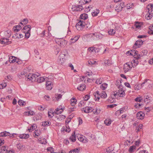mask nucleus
<instances>
[{
    "label": "nucleus",
    "instance_id": "f257e3e1",
    "mask_svg": "<svg viewBox=\"0 0 153 153\" xmlns=\"http://www.w3.org/2000/svg\"><path fill=\"white\" fill-rule=\"evenodd\" d=\"M88 36L92 37H93L94 39L97 40L99 39H102V38H103V37L105 36V35H104L100 33H90L88 35Z\"/></svg>",
    "mask_w": 153,
    "mask_h": 153
},
{
    "label": "nucleus",
    "instance_id": "f03ea898",
    "mask_svg": "<svg viewBox=\"0 0 153 153\" xmlns=\"http://www.w3.org/2000/svg\"><path fill=\"white\" fill-rule=\"evenodd\" d=\"M85 23L83 20H80L76 24V29L79 30H82L85 27Z\"/></svg>",
    "mask_w": 153,
    "mask_h": 153
},
{
    "label": "nucleus",
    "instance_id": "7ed1b4c3",
    "mask_svg": "<svg viewBox=\"0 0 153 153\" xmlns=\"http://www.w3.org/2000/svg\"><path fill=\"white\" fill-rule=\"evenodd\" d=\"M56 42L59 46L62 47L65 46L67 43V41L63 39H57L56 40Z\"/></svg>",
    "mask_w": 153,
    "mask_h": 153
},
{
    "label": "nucleus",
    "instance_id": "20e7f679",
    "mask_svg": "<svg viewBox=\"0 0 153 153\" xmlns=\"http://www.w3.org/2000/svg\"><path fill=\"white\" fill-rule=\"evenodd\" d=\"M131 64L132 66L134 67L133 64L131 62H127L124 65V70L125 73H126L128 71L130 70L131 68Z\"/></svg>",
    "mask_w": 153,
    "mask_h": 153
},
{
    "label": "nucleus",
    "instance_id": "39448f33",
    "mask_svg": "<svg viewBox=\"0 0 153 153\" xmlns=\"http://www.w3.org/2000/svg\"><path fill=\"white\" fill-rule=\"evenodd\" d=\"M125 92L122 89H120L117 91H115L114 94H113V95L115 97L117 95L119 96L120 97H123L125 95Z\"/></svg>",
    "mask_w": 153,
    "mask_h": 153
},
{
    "label": "nucleus",
    "instance_id": "423d86ee",
    "mask_svg": "<svg viewBox=\"0 0 153 153\" xmlns=\"http://www.w3.org/2000/svg\"><path fill=\"white\" fill-rule=\"evenodd\" d=\"M84 7L81 5H73L71 8L72 10L73 11H80L82 10Z\"/></svg>",
    "mask_w": 153,
    "mask_h": 153
},
{
    "label": "nucleus",
    "instance_id": "0eeeda50",
    "mask_svg": "<svg viewBox=\"0 0 153 153\" xmlns=\"http://www.w3.org/2000/svg\"><path fill=\"white\" fill-rule=\"evenodd\" d=\"M49 79H47L46 86V89L50 90L52 89L53 84L51 81L49 80Z\"/></svg>",
    "mask_w": 153,
    "mask_h": 153
},
{
    "label": "nucleus",
    "instance_id": "6e6552de",
    "mask_svg": "<svg viewBox=\"0 0 153 153\" xmlns=\"http://www.w3.org/2000/svg\"><path fill=\"white\" fill-rule=\"evenodd\" d=\"M1 43L2 44L8 45L11 43V42L9 41V39L5 37L2 38L1 39Z\"/></svg>",
    "mask_w": 153,
    "mask_h": 153
},
{
    "label": "nucleus",
    "instance_id": "1a4fd4ad",
    "mask_svg": "<svg viewBox=\"0 0 153 153\" xmlns=\"http://www.w3.org/2000/svg\"><path fill=\"white\" fill-rule=\"evenodd\" d=\"M31 29V27L30 25H26L23 27L22 31L23 33L30 32Z\"/></svg>",
    "mask_w": 153,
    "mask_h": 153
},
{
    "label": "nucleus",
    "instance_id": "9d476101",
    "mask_svg": "<svg viewBox=\"0 0 153 153\" xmlns=\"http://www.w3.org/2000/svg\"><path fill=\"white\" fill-rule=\"evenodd\" d=\"M125 5V4L124 2H121L120 4H119L118 6H117V7H116L115 10H117L118 12L121 11L122 10L123 7H124Z\"/></svg>",
    "mask_w": 153,
    "mask_h": 153
},
{
    "label": "nucleus",
    "instance_id": "9b49d317",
    "mask_svg": "<svg viewBox=\"0 0 153 153\" xmlns=\"http://www.w3.org/2000/svg\"><path fill=\"white\" fill-rule=\"evenodd\" d=\"M136 116L137 119L142 120L143 119L145 114L142 111H139L137 114Z\"/></svg>",
    "mask_w": 153,
    "mask_h": 153
},
{
    "label": "nucleus",
    "instance_id": "f8f14e48",
    "mask_svg": "<svg viewBox=\"0 0 153 153\" xmlns=\"http://www.w3.org/2000/svg\"><path fill=\"white\" fill-rule=\"evenodd\" d=\"M144 41H143L141 39H139L137 40L135 42L134 46H133V47H135V46H137V48L140 47V45L143 44Z\"/></svg>",
    "mask_w": 153,
    "mask_h": 153
},
{
    "label": "nucleus",
    "instance_id": "ddd939ff",
    "mask_svg": "<svg viewBox=\"0 0 153 153\" xmlns=\"http://www.w3.org/2000/svg\"><path fill=\"white\" fill-rule=\"evenodd\" d=\"M64 109V108L60 107L59 106L55 109L54 111L55 114H60L62 112Z\"/></svg>",
    "mask_w": 153,
    "mask_h": 153
},
{
    "label": "nucleus",
    "instance_id": "4468645a",
    "mask_svg": "<svg viewBox=\"0 0 153 153\" xmlns=\"http://www.w3.org/2000/svg\"><path fill=\"white\" fill-rule=\"evenodd\" d=\"M68 55V53L67 52V51L65 50L64 51L61 52V53L60 54V55L58 56V59H61V58L65 59L64 57L65 56H67Z\"/></svg>",
    "mask_w": 153,
    "mask_h": 153
},
{
    "label": "nucleus",
    "instance_id": "2eb2a0df",
    "mask_svg": "<svg viewBox=\"0 0 153 153\" xmlns=\"http://www.w3.org/2000/svg\"><path fill=\"white\" fill-rule=\"evenodd\" d=\"M78 139L79 141L83 143H86L88 141V139L85 136L82 135L78 137Z\"/></svg>",
    "mask_w": 153,
    "mask_h": 153
},
{
    "label": "nucleus",
    "instance_id": "dca6fc26",
    "mask_svg": "<svg viewBox=\"0 0 153 153\" xmlns=\"http://www.w3.org/2000/svg\"><path fill=\"white\" fill-rule=\"evenodd\" d=\"M19 137L21 139H27L29 137V135L28 134H19Z\"/></svg>",
    "mask_w": 153,
    "mask_h": 153
},
{
    "label": "nucleus",
    "instance_id": "f3484780",
    "mask_svg": "<svg viewBox=\"0 0 153 153\" xmlns=\"http://www.w3.org/2000/svg\"><path fill=\"white\" fill-rule=\"evenodd\" d=\"M70 140L73 142H74L76 140V137L75 135V132L74 131L72 133L71 136L69 138Z\"/></svg>",
    "mask_w": 153,
    "mask_h": 153
},
{
    "label": "nucleus",
    "instance_id": "a211bd4d",
    "mask_svg": "<svg viewBox=\"0 0 153 153\" xmlns=\"http://www.w3.org/2000/svg\"><path fill=\"white\" fill-rule=\"evenodd\" d=\"M80 37V36L79 35H77L71 38V42L72 43H74L75 42L78 40Z\"/></svg>",
    "mask_w": 153,
    "mask_h": 153
},
{
    "label": "nucleus",
    "instance_id": "6ab92c4d",
    "mask_svg": "<svg viewBox=\"0 0 153 153\" xmlns=\"http://www.w3.org/2000/svg\"><path fill=\"white\" fill-rule=\"evenodd\" d=\"M24 115L25 116H30V115H33L35 113L33 111H29L25 112L24 113Z\"/></svg>",
    "mask_w": 153,
    "mask_h": 153
},
{
    "label": "nucleus",
    "instance_id": "aec40b11",
    "mask_svg": "<svg viewBox=\"0 0 153 153\" xmlns=\"http://www.w3.org/2000/svg\"><path fill=\"white\" fill-rule=\"evenodd\" d=\"M16 59L15 57L10 56L9 57V61L10 63H13L16 62Z\"/></svg>",
    "mask_w": 153,
    "mask_h": 153
},
{
    "label": "nucleus",
    "instance_id": "412c9836",
    "mask_svg": "<svg viewBox=\"0 0 153 153\" xmlns=\"http://www.w3.org/2000/svg\"><path fill=\"white\" fill-rule=\"evenodd\" d=\"M10 133L9 132L4 131L0 133V136L2 137H5L9 135Z\"/></svg>",
    "mask_w": 153,
    "mask_h": 153
},
{
    "label": "nucleus",
    "instance_id": "4be33fe9",
    "mask_svg": "<svg viewBox=\"0 0 153 153\" xmlns=\"http://www.w3.org/2000/svg\"><path fill=\"white\" fill-rule=\"evenodd\" d=\"M144 98V102L146 104L149 103L150 102V97L148 95L145 96Z\"/></svg>",
    "mask_w": 153,
    "mask_h": 153
},
{
    "label": "nucleus",
    "instance_id": "5701e85b",
    "mask_svg": "<svg viewBox=\"0 0 153 153\" xmlns=\"http://www.w3.org/2000/svg\"><path fill=\"white\" fill-rule=\"evenodd\" d=\"M34 134L35 135L34 137L36 138L41 134V132L40 130H36L34 132Z\"/></svg>",
    "mask_w": 153,
    "mask_h": 153
},
{
    "label": "nucleus",
    "instance_id": "b1692460",
    "mask_svg": "<svg viewBox=\"0 0 153 153\" xmlns=\"http://www.w3.org/2000/svg\"><path fill=\"white\" fill-rule=\"evenodd\" d=\"M114 98H115V97L113 95V94H111V97H110L108 99V102H110L111 103H113L115 102Z\"/></svg>",
    "mask_w": 153,
    "mask_h": 153
},
{
    "label": "nucleus",
    "instance_id": "393cba45",
    "mask_svg": "<svg viewBox=\"0 0 153 153\" xmlns=\"http://www.w3.org/2000/svg\"><path fill=\"white\" fill-rule=\"evenodd\" d=\"M85 85L84 84H82L77 87V89L80 91H83L85 89Z\"/></svg>",
    "mask_w": 153,
    "mask_h": 153
},
{
    "label": "nucleus",
    "instance_id": "a878e982",
    "mask_svg": "<svg viewBox=\"0 0 153 153\" xmlns=\"http://www.w3.org/2000/svg\"><path fill=\"white\" fill-rule=\"evenodd\" d=\"M32 74H30L29 75H27V74H25V79L27 80H32Z\"/></svg>",
    "mask_w": 153,
    "mask_h": 153
},
{
    "label": "nucleus",
    "instance_id": "bb28decb",
    "mask_svg": "<svg viewBox=\"0 0 153 153\" xmlns=\"http://www.w3.org/2000/svg\"><path fill=\"white\" fill-rule=\"evenodd\" d=\"M7 150L6 149V147L5 146H2L0 150V153H7Z\"/></svg>",
    "mask_w": 153,
    "mask_h": 153
},
{
    "label": "nucleus",
    "instance_id": "cd10ccee",
    "mask_svg": "<svg viewBox=\"0 0 153 153\" xmlns=\"http://www.w3.org/2000/svg\"><path fill=\"white\" fill-rule=\"evenodd\" d=\"M45 79L43 77H40L37 79L36 81L38 83H40L44 82Z\"/></svg>",
    "mask_w": 153,
    "mask_h": 153
},
{
    "label": "nucleus",
    "instance_id": "c85d7f7f",
    "mask_svg": "<svg viewBox=\"0 0 153 153\" xmlns=\"http://www.w3.org/2000/svg\"><path fill=\"white\" fill-rule=\"evenodd\" d=\"M90 108L89 107H85L83 108L82 109V111H83L85 113H89V112H90V111H89V109Z\"/></svg>",
    "mask_w": 153,
    "mask_h": 153
},
{
    "label": "nucleus",
    "instance_id": "c756f323",
    "mask_svg": "<svg viewBox=\"0 0 153 153\" xmlns=\"http://www.w3.org/2000/svg\"><path fill=\"white\" fill-rule=\"evenodd\" d=\"M111 120L110 119H106L104 121L105 124L107 126H109L111 123Z\"/></svg>",
    "mask_w": 153,
    "mask_h": 153
},
{
    "label": "nucleus",
    "instance_id": "7c9ffc66",
    "mask_svg": "<svg viewBox=\"0 0 153 153\" xmlns=\"http://www.w3.org/2000/svg\"><path fill=\"white\" fill-rule=\"evenodd\" d=\"M80 17L81 19L85 20L88 17V15L86 13L82 14L80 16Z\"/></svg>",
    "mask_w": 153,
    "mask_h": 153
},
{
    "label": "nucleus",
    "instance_id": "2f4dec72",
    "mask_svg": "<svg viewBox=\"0 0 153 153\" xmlns=\"http://www.w3.org/2000/svg\"><path fill=\"white\" fill-rule=\"evenodd\" d=\"M10 30H7L4 32V34L6 37H9L10 36Z\"/></svg>",
    "mask_w": 153,
    "mask_h": 153
},
{
    "label": "nucleus",
    "instance_id": "473e14b6",
    "mask_svg": "<svg viewBox=\"0 0 153 153\" xmlns=\"http://www.w3.org/2000/svg\"><path fill=\"white\" fill-rule=\"evenodd\" d=\"M40 75L39 73H38L37 74H32V80L34 81L37 80V79L38 77Z\"/></svg>",
    "mask_w": 153,
    "mask_h": 153
},
{
    "label": "nucleus",
    "instance_id": "72a5a7b5",
    "mask_svg": "<svg viewBox=\"0 0 153 153\" xmlns=\"http://www.w3.org/2000/svg\"><path fill=\"white\" fill-rule=\"evenodd\" d=\"M36 128L37 126L36 124H33L30 127V128H29L28 129V130L29 131V132H30L33 131V130L35 129Z\"/></svg>",
    "mask_w": 153,
    "mask_h": 153
},
{
    "label": "nucleus",
    "instance_id": "f704fd0d",
    "mask_svg": "<svg viewBox=\"0 0 153 153\" xmlns=\"http://www.w3.org/2000/svg\"><path fill=\"white\" fill-rule=\"evenodd\" d=\"M99 13V10H98L96 9L95 10L92 12L91 14L93 16H97Z\"/></svg>",
    "mask_w": 153,
    "mask_h": 153
},
{
    "label": "nucleus",
    "instance_id": "c9c22d12",
    "mask_svg": "<svg viewBox=\"0 0 153 153\" xmlns=\"http://www.w3.org/2000/svg\"><path fill=\"white\" fill-rule=\"evenodd\" d=\"M116 33L115 30L114 29H110L108 31V33L109 34L111 35H114Z\"/></svg>",
    "mask_w": 153,
    "mask_h": 153
},
{
    "label": "nucleus",
    "instance_id": "e433bc0d",
    "mask_svg": "<svg viewBox=\"0 0 153 153\" xmlns=\"http://www.w3.org/2000/svg\"><path fill=\"white\" fill-rule=\"evenodd\" d=\"M18 102L19 105H22V106H25L26 104L25 102L21 100H19Z\"/></svg>",
    "mask_w": 153,
    "mask_h": 153
},
{
    "label": "nucleus",
    "instance_id": "4c0bfd02",
    "mask_svg": "<svg viewBox=\"0 0 153 153\" xmlns=\"http://www.w3.org/2000/svg\"><path fill=\"white\" fill-rule=\"evenodd\" d=\"M62 95L57 94H55V97L57 100H59L62 98Z\"/></svg>",
    "mask_w": 153,
    "mask_h": 153
},
{
    "label": "nucleus",
    "instance_id": "58836bf2",
    "mask_svg": "<svg viewBox=\"0 0 153 153\" xmlns=\"http://www.w3.org/2000/svg\"><path fill=\"white\" fill-rule=\"evenodd\" d=\"M76 100L75 99L73 98V99H71V105L73 106H74L76 104Z\"/></svg>",
    "mask_w": 153,
    "mask_h": 153
},
{
    "label": "nucleus",
    "instance_id": "ea45409f",
    "mask_svg": "<svg viewBox=\"0 0 153 153\" xmlns=\"http://www.w3.org/2000/svg\"><path fill=\"white\" fill-rule=\"evenodd\" d=\"M114 150V149L112 146H110L106 149V152L108 153H110Z\"/></svg>",
    "mask_w": 153,
    "mask_h": 153
},
{
    "label": "nucleus",
    "instance_id": "a19ab883",
    "mask_svg": "<svg viewBox=\"0 0 153 153\" xmlns=\"http://www.w3.org/2000/svg\"><path fill=\"white\" fill-rule=\"evenodd\" d=\"M51 124V123L49 121L43 122L42 123L43 126H49Z\"/></svg>",
    "mask_w": 153,
    "mask_h": 153
},
{
    "label": "nucleus",
    "instance_id": "79ce46f5",
    "mask_svg": "<svg viewBox=\"0 0 153 153\" xmlns=\"http://www.w3.org/2000/svg\"><path fill=\"white\" fill-rule=\"evenodd\" d=\"M152 13H147L146 15V18L149 20L152 18Z\"/></svg>",
    "mask_w": 153,
    "mask_h": 153
},
{
    "label": "nucleus",
    "instance_id": "37998d69",
    "mask_svg": "<svg viewBox=\"0 0 153 153\" xmlns=\"http://www.w3.org/2000/svg\"><path fill=\"white\" fill-rule=\"evenodd\" d=\"M138 51H136L134 50L132 51H131V53H130V55L131 56H136L137 54Z\"/></svg>",
    "mask_w": 153,
    "mask_h": 153
},
{
    "label": "nucleus",
    "instance_id": "c03bdc74",
    "mask_svg": "<svg viewBox=\"0 0 153 153\" xmlns=\"http://www.w3.org/2000/svg\"><path fill=\"white\" fill-rule=\"evenodd\" d=\"M108 86V84L106 83H103L100 85L101 88L103 90L105 89Z\"/></svg>",
    "mask_w": 153,
    "mask_h": 153
},
{
    "label": "nucleus",
    "instance_id": "a18cd8bd",
    "mask_svg": "<svg viewBox=\"0 0 153 153\" xmlns=\"http://www.w3.org/2000/svg\"><path fill=\"white\" fill-rule=\"evenodd\" d=\"M78 149L77 148L72 149L69 152V153H78Z\"/></svg>",
    "mask_w": 153,
    "mask_h": 153
},
{
    "label": "nucleus",
    "instance_id": "49530a36",
    "mask_svg": "<svg viewBox=\"0 0 153 153\" xmlns=\"http://www.w3.org/2000/svg\"><path fill=\"white\" fill-rule=\"evenodd\" d=\"M100 94H99V91H96L95 93V94H94V96L95 97V98H97L99 100L100 98Z\"/></svg>",
    "mask_w": 153,
    "mask_h": 153
},
{
    "label": "nucleus",
    "instance_id": "de8ad7c7",
    "mask_svg": "<svg viewBox=\"0 0 153 153\" xmlns=\"http://www.w3.org/2000/svg\"><path fill=\"white\" fill-rule=\"evenodd\" d=\"M107 95L105 92H103L101 94V97L102 98H105L106 97Z\"/></svg>",
    "mask_w": 153,
    "mask_h": 153
},
{
    "label": "nucleus",
    "instance_id": "09e8293b",
    "mask_svg": "<svg viewBox=\"0 0 153 153\" xmlns=\"http://www.w3.org/2000/svg\"><path fill=\"white\" fill-rule=\"evenodd\" d=\"M7 86V83L4 82L1 84H0V89H2L5 87Z\"/></svg>",
    "mask_w": 153,
    "mask_h": 153
},
{
    "label": "nucleus",
    "instance_id": "8fccbe9b",
    "mask_svg": "<svg viewBox=\"0 0 153 153\" xmlns=\"http://www.w3.org/2000/svg\"><path fill=\"white\" fill-rule=\"evenodd\" d=\"M28 22V20L27 19H24L22 21V22H21V24L22 25H23L24 24L25 25L27 24Z\"/></svg>",
    "mask_w": 153,
    "mask_h": 153
},
{
    "label": "nucleus",
    "instance_id": "3c124183",
    "mask_svg": "<svg viewBox=\"0 0 153 153\" xmlns=\"http://www.w3.org/2000/svg\"><path fill=\"white\" fill-rule=\"evenodd\" d=\"M145 109L146 110H147V112H149L151 110L153 109V107H145Z\"/></svg>",
    "mask_w": 153,
    "mask_h": 153
},
{
    "label": "nucleus",
    "instance_id": "603ef678",
    "mask_svg": "<svg viewBox=\"0 0 153 153\" xmlns=\"http://www.w3.org/2000/svg\"><path fill=\"white\" fill-rule=\"evenodd\" d=\"M88 65H91V66L93 65L94 64H95L96 62L95 61H88Z\"/></svg>",
    "mask_w": 153,
    "mask_h": 153
},
{
    "label": "nucleus",
    "instance_id": "864d4df0",
    "mask_svg": "<svg viewBox=\"0 0 153 153\" xmlns=\"http://www.w3.org/2000/svg\"><path fill=\"white\" fill-rule=\"evenodd\" d=\"M13 29L15 32H17L20 30L21 28H18V27L15 26L13 27Z\"/></svg>",
    "mask_w": 153,
    "mask_h": 153
},
{
    "label": "nucleus",
    "instance_id": "5fc2aeb1",
    "mask_svg": "<svg viewBox=\"0 0 153 153\" xmlns=\"http://www.w3.org/2000/svg\"><path fill=\"white\" fill-rule=\"evenodd\" d=\"M65 60V59L61 58V59H58V62L60 64H62L64 62Z\"/></svg>",
    "mask_w": 153,
    "mask_h": 153
},
{
    "label": "nucleus",
    "instance_id": "6e6d98bb",
    "mask_svg": "<svg viewBox=\"0 0 153 153\" xmlns=\"http://www.w3.org/2000/svg\"><path fill=\"white\" fill-rule=\"evenodd\" d=\"M24 33L25 34V37L26 38H28L30 36V32L25 33Z\"/></svg>",
    "mask_w": 153,
    "mask_h": 153
},
{
    "label": "nucleus",
    "instance_id": "4d7b16f0",
    "mask_svg": "<svg viewBox=\"0 0 153 153\" xmlns=\"http://www.w3.org/2000/svg\"><path fill=\"white\" fill-rule=\"evenodd\" d=\"M23 146V145L20 143H19L17 145V148L19 150L21 149L22 148Z\"/></svg>",
    "mask_w": 153,
    "mask_h": 153
},
{
    "label": "nucleus",
    "instance_id": "13d9d810",
    "mask_svg": "<svg viewBox=\"0 0 153 153\" xmlns=\"http://www.w3.org/2000/svg\"><path fill=\"white\" fill-rule=\"evenodd\" d=\"M135 148V146H131L129 149V151L130 152H131Z\"/></svg>",
    "mask_w": 153,
    "mask_h": 153
},
{
    "label": "nucleus",
    "instance_id": "bf43d9fd",
    "mask_svg": "<svg viewBox=\"0 0 153 153\" xmlns=\"http://www.w3.org/2000/svg\"><path fill=\"white\" fill-rule=\"evenodd\" d=\"M102 81V80L101 78L98 79L96 80V84L99 85L101 83Z\"/></svg>",
    "mask_w": 153,
    "mask_h": 153
},
{
    "label": "nucleus",
    "instance_id": "052dcab7",
    "mask_svg": "<svg viewBox=\"0 0 153 153\" xmlns=\"http://www.w3.org/2000/svg\"><path fill=\"white\" fill-rule=\"evenodd\" d=\"M142 100V98L141 97H138L136 98L135 99V100L136 102H141V100Z\"/></svg>",
    "mask_w": 153,
    "mask_h": 153
},
{
    "label": "nucleus",
    "instance_id": "680f3d73",
    "mask_svg": "<svg viewBox=\"0 0 153 153\" xmlns=\"http://www.w3.org/2000/svg\"><path fill=\"white\" fill-rule=\"evenodd\" d=\"M142 104H140V103H137L134 105V107L136 108H139L141 106V105H143Z\"/></svg>",
    "mask_w": 153,
    "mask_h": 153
},
{
    "label": "nucleus",
    "instance_id": "e2e57ef3",
    "mask_svg": "<svg viewBox=\"0 0 153 153\" xmlns=\"http://www.w3.org/2000/svg\"><path fill=\"white\" fill-rule=\"evenodd\" d=\"M90 98V95H87L85 96L84 97V100L85 101H87Z\"/></svg>",
    "mask_w": 153,
    "mask_h": 153
},
{
    "label": "nucleus",
    "instance_id": "0e129e2a",
    "mask_svg": "<svg viewBox=\"0 0 153 153\" xmlns=\"http://www.w3.org/2000/svg\"><path fill=\"white\" fill-rule=\"evenodd\" d=\"M94 48L93 47H91L88 48V50L90 52H94Z\"/></svg>",
    "mask_w": 153,
    "mask_h": 153
},
{
    "label": "nucleus",
    "instance_id": "69168bd1",
    "mask_svg": "<svg viewBox=\"0 0 153 153\" xmlns=\"http://www.w3.org/2000/svg\"><path fill=\"white\" fill-rule=\"evenodd\" d=\"M47 150L48 151L50 152H52L53 151H54L53 148L51 147L48 148L47 149Z\"/></svg>",
    "mask_w": 153,
    "mask_h": 153
},
{
    "label": "nucleus",
    "instance_id": "338daca9",
    "mask_svg": "<svg viewBox=\"0 0 153 153\" xmlns=\"http://www.w3.org/2000/svg\"><path fill=\"white\" fill-rule=\"evenodd\" d=\"M135 27L137 28H139L140 27V25L139 24H138V22H136L135 24Z\"/></svg>",
    "mask_w": 153,
    "mask_h": 153
},
{
    "label": "nucleus",
    "instance_id": "774afa93",
    "mask_svg": "<svg viewBox=\"0 0 153 153\" xmlns=\"http://www.w3.org/2000/svg\"><path fill=\"white\" fill-rule=\"evenodd\" d=\"M150 29L151 30V31L149 32V34L151 35L153 34V26L151 28H150Z\"/></svg>",
    "mask_w": 153,
    "mask_h": 153
}]
</instances>
